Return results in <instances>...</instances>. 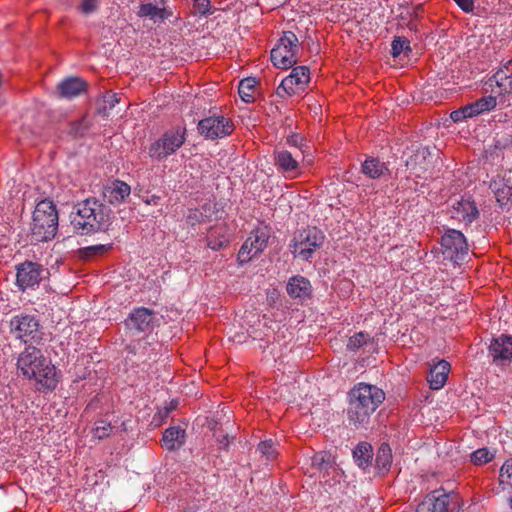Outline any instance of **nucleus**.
<instances>
[{"mask_svg": "<svg viewBox=\"0 0 512 512\" xmlns=\"http://www.w3.org/2000/svg\"><path fill=\"white\" fill-rule=\"evenodd\" d=\"M160 199H161V197H160V196L152 195V196L148 197V198L145 200V203H146V204H148V205H158V204H159Z\"/></svg>", "mask_w": 512, "mask_h": 512, "instance_id": "603ef678", "label": "nucleus"}, {"mask_svg": "<svg viewBox=\"0 0 512 512\" xmlns=\"http://www.w3.org/2000/svg\"><path fill=\"white\" fill-rule=\"evenodd\" d=\"M171 15L165 8H158L152 3L141 4L138 11L140 17H150L151 19L164 20Z\"/></svg>", "mask_w": 512, "mask_h": 512, "instance_id": "473e14b6", "label": "nucleus"}, {"mask_svg": "<svg viewBox=\"0 0 512 512\" xmlns=\"http://www.w3.org/2000/svg\"><path fill=\"white\" fill-rule=\"evenodd\" d=\"M102 100L104 102V106L98 108V113L106 115L107 110L112 109L120 99L116 93L109 91L102 96Z\"/></svg>", "mask_w": 512, "mask_h": 512, "instance_id": "4c0bfd02", "label": "nucleus"}, {"mask_svg": "<svg viewBox=\"0 0 512 512\" xmlns=\"http://www.w3.org/2000/svg\"><path fill=\"white\" fill-rule=\"evenodd\" d=\"M111 218V209L96 198H88L74 205L71 226L79 235H91L107 231Z\"/></svg>", "mask_w": 512, "mask_h": 512, "instance_id": "f257e3e1", "label": "nucleus"}, {"mask_svg": "<svg viewBox=\"0 0 512 512\" xmlns=\"http://www.w3.org/2000/svg\"><path fill=\"white\" fill-rule=\"evenodd\" d=\"M369 339V335L359 332L351 336L347 343L348 350L355 351L365 345Z\"/></svg>", "mask_w": 512, "mask_h": 512, "instance_id": "58836bf2", "label": "nucleus"}, {"mask_svg": "<svg viewBox=\"0 0 512 512\" xmlns=\"http://www.w3.org/2000/svg\"><path fill=\"white\" fill-rule=\"evenodd\" d=\"M286 290L293 299L305 301L312 297V285L310 281L301 275L293 276L289 279Z\"/></svg>", "mask_w": 512, "mask_h": 512, "instance_id": "a211bd4d", "label": "nucleus"}, {"mask_svg": "<svg viewBox=\"0 0 512 512\" xmlns=\"http://www.w3.org/2000/svg\"><path fill=\"white\" fill-rule=\"evenodd\" d=\"M130 186L120 180H116L105 186L103 191L104 199L110 204H120L130 195Z\"/></svg>", "mask_w": 512, "mask_h": 512, "instance_id": "aec40b11", "label": "nucleus"}, {"mask_svg": "<svg viewBox=\"0 0 512 512\" xmlns=\"http://www.w3.org/2000/svg\"><path fill=\"white\" fill-rule=\"evenodd\" d=\"M257 450L261 455L265 456L268 460H272L276 456L274 442L272 440H265L258 444Z\"/></svg>", "mask_w": 512, "mask_h": 512, "instance_id": "a19ab883", "label": "nucleus"}, {"mask_svg": "<svg viewBox=\"0 0 512 512\" xmlns=\"http://www.w3.org/2000/svg\"><path fill=\"white\" fill-rule=\"evenodd\" d=\"M99 0H80L78 10L85 15L92 14L97 11Z\"/></svg>", "mask_w": 512, "mask_h": 512, "instance_id": "37998d69", "label": "nucleus"}, {"mask_svg": "<svg viewBox=\"0 0 512 512\" xmlns=\"http://www.w3.org/2000/svg\"><path fill=\"white\" fill-rule=\"evenodd\" d=\"M304 138L298 134H292L287 137V143L291 146L299 148L301 150L303 146Z\"/></svg>", "mask_w": 512, "mask_h": 512, "instance_id": "8fccbe9b", "label": "nucleus"}, {"mask_svg": "<svg viewBox=\"0 0 512 512\" xmlns=\"http://www.w3.org/2000/svg\"><path fill=\"white\" fill-rule=\"evenodd\" d=\"M500 89L502 94L512 93V59L503 64L489 79Z\"/></svg>", "mask_w": 512, "mask_h": 512, "instance_id": "4be33fe9", "label": "nucleus"}, {"mask_svg": "<svg viewBox=\"0 0 512 512\" xmlns=\"http://www.w3.org/2000/svg\"><path fill=\"white\" fill-rule=\"evenodd\" d=\"M424 7L423 4H418L413 8L411 19L420 20L423 17Z\"/></svg>", "mask_w": 512, "mask_h": 512, "instance_id": "3c124183", "label": "nucleus"}, {"mask_svg": "<svg viewBox=\"0 0 512 512\" xmlns=\"http://www.w3.org/2000/svg\"><path fill=\"white\" fill-rule=\"evenodd\" d=\"M450 118L453 122L457 123L470 117L468 116L467 109H465V107L462 106L459 109L452 111L450 114Z\"/></svg>", "mask_w": 512, "mask_h": 512, "instance_id": "de8ad7c7", "label": "nucleus"}, {"mask_svg": "<svg viewBox=\"0 0 512 512\" xmlns=\"http://www.w3.org/2000/svg\"><path fill=\"white\" fill-rule=\"evenodd\" d=\"M493 456L487 448H480L471 454V462L475 465H483L490 462Z\"/></svg>", "mask_w": 512, "mask_h": 512, "instance_id": "e433bc0d", "label": "nucleus"}, {"mask_svg": "<svg viewBox=\"0 0 512 512\" xmlns=\"http://www.w3.org/2000/svg\"><path fill=\"white\" fill-rule=\"evenodd\" d=\"M353 456L357 465L362 468H368L373 459V449L368 442H360L353 450Z\"/></svg>", "mask_w": 512, "mask_h": 512, "instance_id": "c756f323", "label": "nucleus"}, {"mask_svg": "<svg viewBox=\"0 0 512 512\" xmlns=\"http://www.w3.org/2000/svg\"><path fill=\"white\" fill-rule=\"evenodd\" d=\"M270 236L271 231L268 226L253 229L238 252L237 260L239 264L248 263L252 258L263 252L268 245Z\"/></svg>", "mask_w": 512, "mask_h": 512, "instance_id": "6e6552de", "label": "nucleus"}, {"mask_svg": "<svg viewBox=\"0 0 512 512\" xmlns=\"http://www.w3.org/2000/svg\"><path fill=\"white\" fill-rule=\"evenodd\" d=\"M257 81L253 77H247L239 82L238 93L245 103H253L255 100Z\"/></svg>", "mask_w": 512, "mask_h": 512, "instance_id": "2f4dec72", "label": "nucleus"}, {"mask_svg": "<svg viewBox=\"0 0 512 512\" xmlns=\"http://www.w3.org/2000/svg\"><path fill=\"white\" fill-rule=\"evenodd\" d=\"M207 246L212 250H220L229 243L226 227L223 225L211 227L207 235Z\"/></svg>", "mask_w": 512, "mask_h": 512, "instance_id": "c85d7f7f", "label": "nucleus"}, {"mask_svg": "<svg viewBox=\"0 0 512 512\" xmlns=\"http://www.w3.org/2000/svg\"><path fill=\"white\" fill-rule=\"evenodd\" d=\"M10 331L24 343L39 342L42 339L39 321L33 315L19 314L12 317Z\"/></svg>", "mask_w": 512, "mask_h": 512, "instance_id": "9d476101", "label": "nucleus"}, {"mask_svg": "<svg viewBox=\"0 0 512 512\" xmlns=\"http://www.w3.org/2000/svg\"><path fill=\"white\" fill-rule=\"evenodd\" d=\"M235 126L230 118L223 115H213L199 121L198 131L207 139L215 140L229 136Z\"/></svg>", "mask_w": 512, "mask_h": 512, "instance_id": "9b49d317", "label": "nucleus"}, {"mask_svg": "<svg viewBox=\"0 0 512 512\" xmlns=\"http://www.w3.org/2000/svg\"><path fill=\"white\" fill-rule=\"evenodd\" d=\"M221 444H223L224 447H227L229 444L227 436H224L222 440H219Z\"/></svg>", "mask_w": 512, "mask_h": 512, "instance_id": "5fc2aeb1", "label": "nucleus"}, {"mask_svg": "<svg viewBox=\"0 0 512 512\" xmlns=\"http://www.w3.org/2000/svg\"><path fill=\"white\" fill-rule=\"evenodd\" d=\"M418 20H413V19H410L407 23V27L409 28L410 31H414V32H417L418 31V26H417V22Z\"/></svg>", "mask_w": 512, "mask_h": 512, "instance_id": "864d4df0", "label": "nucleus"}, {"mask_svg": "<svg viewBox=\"0 0 512 512\" xmlns=\"http://www.w3.org/2000/svg\"><path fill=\"white\" fill-rule=\"evenodd\" d=\"M429 500L431 501V512H453V509L450 508L451 504V496L443 491L436 490L433 491L429 495Z\"/></svg>", "mask_w": 512, "mask_h": 512, "instance_id": "7c9ffc66", "label": "nucleus"}, {"mask_svg": "<svg viewBox=\"0 0 512 512\" xmlns=\"http://www.w3.org/2000/svg\"><path fill=\"white\" fill-rule=\"evenodd\" d=\"M154 311L145 307L134 309L125 320L130 331L138 333L150 332L153 329Z\"/></svg>", "mask_w": 512, "mask_h": 512, "instance_id": "2eb2a0df", "label": "nucleus"}, {"mask_svg": "<svg viewBox=\"0 0 512 512\" xmlns=\"http://www.w3.org/2000/svg\"><path fill=\"white\" fill-rule=\"evenodd\" d=\"M185 430L179 426H173L166 429L162 437V447L169 451H174L182 447L185 443Z\"/></svg>", "mask_w": 512, "mask_h": 512, "instance_id": "5701e85b", "label": "nucleus"}, {"mask_svg": "<svg viewBox=\"0 0 512 512\" xmlns=\"http://www.w3.org/2000/svg\"><path fill=\"white\" fill-rule=\"evenodd\" d=\"M490 188L494 192L496 200L501 206H505L509 202L512 203V185L509 180H493L490 183Z\"/></svg>", "mask_w": 512, "mask_h": 512, "instance_id": "a878e982", "label": "nucleus"}, {"mask_svg": "<svg viewBox=\"0 0 512 512\" xmlns=\"http://www.w3.org/2000/svg\"><path fill=\"white\" fill-rule=\"evenodd\" d=\"M451 218L462 220L467 224L472 223L479 217L476 203L470 199H461L453 202L451 206Z\"/></svg>", "mask_w": 512, "mask_h": 512, "instance_id": "f3484780", "label": "nucleus"}, {"mask_svg": "<svg viewBox=\"0 0 512 512\" xmlns=\"http://www.w3.org/2000/svg\"><path fill=\"white\" fill-rule=\"evenodd\" d=\"M347 417L356 428L369 424L372 414L385 400V393L375 385L358 383L349 392Z\"/></svg>", "mask_w": 512, "mask_h": 512, "instance_id": "7ed1b4c3", "label": "nucleus"}, {"mask_svg": "<svg viewBox=\"0 0 512 512\" xmlns=\"http://www.w3.org/2000/svg\"><path fill=\"white\" fill-rule=\"evenodd\" d=\"M312 466L318 470H326L330 466V455L326 452L316 453L312 457Z\"/></svg>", "mask_w": 512, "mask_h": 512, "instance_id": "ea45409f", "label": "nucleus"}, {"mask_svg": "<svg viewBox=\"0 0 512 512\" xmlns=\"http://www.w3.org/2000/svg\"><path fill=\"white\" fill-rule=\"evenodd\" d=\"M193 8L195 14L200 16H207L211 14V1L210 0H193Z\"/></svg>", "mask_w": 512, "mask_h": 512, "instance_id": "79ce46f5", "label": "nucleus"}, {"mask_svg": "<svg viewBox=\"0 0 512 512\" xmlns=\"http://www.w3.org/2000/svg\"><path fill=\"white\" fill-rule=\"evenodd\" d=\"M58 230V211L56 205L48 199L37 203L33 212L31 236L36 242L52 240Z\"/></svg>", "mask_w": 512, "mask_h": 512, "instance_id": "20e7f679", "label": "nucleus"}, {"mask_svg": "<svg viewBox=\"0 0 512 512\" xmlns=\"http://www.w3.org/2000/svg\"><path fill=\"white\" fill-rule=\"evenodd\" d=\"M298 51L299 41L296 34L292 31H286L279 39L277 45L271 50V61L277 68H291L298 61Z\"/></svg>", "mask_w": 512, "mask_h": 512, "instance_id": "423d86ee", "label": "nucleus"}, {"mask_svg": "<svg viewBox=\"0 0 512 512\" xmlns=\"http://www.w3.org/2000/svg\"><path fill=\"white\" fill-rule=\"evenodd\" d=\"M87 82L79 77H69L57 85V93L62 98H73L85 92Z\"/></svg>", "mask_w": 512, "mask_h": 512, "instance_id": "412c9836", "label": "nucleus"}, {"mask_svg": "<svg viewBox=\"0 0 512 512\" xmlns=\"http://www.w3.org/2000/svg\"><path fill=\"white\" fill-rule=\"evenodd\" d=\"M16 365L23 377L36 381L39 391H52L56 388L58 383L56 368L39 348L27 346L19 354Z\"/></svg>", "mask_w": 512, "mask_h": 512, "instance_id": "f03ea898", "label": "nucleus"}, {"mask_svg": "<svg viewBox=\"0 0 512 512\" xmlns=\"http://www.w3.org/2000/svg\"><path fill=\"white\" fill-rule=\"evenodd\" d=\"M364 175L371 179H378L384 175H389L390 171L387 165L378 158L368 157L361 166Z\"/></svg>", "mask_w": 512, "mask_h": 512, "instance_id": "b1692460", "label": "nucleus"}, {"mask_svg": "<svg viewBox=\"0 0 512 512\" xmlns=\"http://www.w3.org/2000/svg\"><path fill=\"white\" fill-rule=\"evenodd\" d=\"M325 240L324 233L317 227H307L295 234L291 252L302 260L309 261L314 252L319 249Z\"/></svg>", "mask_w": 512, "mask_h": 512, "instance_id": "39448f33", "label": "nucleus"}, {"mask_svg": "<svg viewBox=\"0 0 512 512\" xmlns=\"http://www.w3.org/2000/svg\"><path fill=\"white\" fill-rule=\"evenodd\" d=\"M299 154L287 150L274 152V164L286 178L294 179L300 174Z\"/></svg>", "mask_w": 512, "mask_h": 512, "instance_id": "dca6fc26", "label": "nucleus"}, {"mask_svg": "<svg viewBox=\"0 0 512 512\" xmlns=\"http://www.w3.org/2000/svg\"><path fill=\"white\" fill-rule=\"evenodd\" d=\"M497 105L496 98L494 96H484L472 103L465 105L468 116L470 118L480 115L484 112L494 109Z\"/></svg>", "mask_w": 512, "mask_h": 512, "instance_id": "bb28decb", "label": "nucleus"}, {"mask_svg": "<svg viewBox=\"0 0 512 512\" xmlns=\"http://www.w3.org/2000/svg\"><path fill=\"white\" fill-rule=\"evenodd\" d=\"M392 465V450L388 443L383 442L377 451L375 458V468L381 476L386 475Z\"/></svg>", "mask_w": 512, "mask_h": 512, "instance_id": "393cba45", "label": "nucleus"}, {"mask_svg": "<svg viewBox=\"0 0 512 512\" xmlns=\"http://www.w3.org/2000/svg\"><path fill=\"white\" fill-rule=\"evenodd\" d=\"M112 243L110 244H99L93 246H87L78 250L79 257L84 260H89L95 257L103 256L112 249Z\"/></svg>", "mask_w": 512, "mask_h": 512, "instance_id": "72a5a7b5", "label": "nucleus"}, {"mask_svg": "<svg viewBox=\"0 0 512 512\" xmlns=\"http://www.w3.org/2000/svg\"><path fill=\"white\" fill-rule=\"evenodd\" d=\"M49 275L42 264L26 260L16 265V285L20 291L38 286Z\"/></svg>", "mask_w": 512, "mask_h": 512, "instance_id": "1a4fd4ad", "label": "nucleus"}, {"mask_svg": "<svg viewBox=\"0 0 512 512\" xmlns=\"http://www.w3.org/2000/svg\"><path fill=\"white\" fill-rule=\"evenodd\" d=\"M185 136V128L176 127L167 130L161 138L150 145L149 156L158 161L166 159L184 144Z\"/></svg>", "mask_w": 512, "mask_h": 512, "instance_id": "0eeeda50", "label": "nucleus"}, {"mask_svg": "<svg viewBox=\"0 0 512 512\" xmlns=\"http://www.w3.org/2000/svg\"><path fill=\"white\" fill-rule=\"evenodd\" d=\"M214 214L210 204H204L200 208L189 209L186 215V223L192 227L210 220Z\"/></svg>", "mask_w": 512, "mask_h": 512, "instance_id": "cd10ccee", "label": "nucleus"}, {"mask_svg": "<svg viewBox=\"0 0 512 512\" xmlns=\"http://www.w3.org/2000/svg\"><path fill=\"white\" fill-rule=\"evenodd\" d=\"M177 406V403L171 402L170 407H164L163 409H159L153 418V422L155 425H160L165 419L169 417V414L172 410H174Z\"/></svg>", "mask_w": 512, "mask_h": 512, "instance_id": "49530a36", "label": "nucleus"}, {"mask_svg": "<svg viewBox=\"0 0 512 512\" xmlns=\"http://www.w3.org/2000/svg\"><path fill=\"white\" fill-rule=\"evenodd\" d=\"M310 81V71L307 66L294 67L277 88V94L284 97V94L291 96L305 91Z\"/></svg>", "mask_w": 512, "mask_h": 512, "instance_id": "ddd939ff", "label": "nucleus"}, {"mask_svg": "<svg viewBox=\"0 0 512 512\" xmlns=\"http://www.w3.org/2000/svg\"><path fill=\"white\" fill-rule=\"evenodd\" d=\"M501 482H507L512 485V459H508L500 469Z\"/></svg>", "mask_w": 512, "mask_h": 512, "instance_id": "a18cd8bd", "label": "nucleus"}, {"mask_svg": "<svg viewBox=\"0 0 512 512\" xmlns=\"http://www.w3.org/2000/svg\"><path fill=\"white\" fill-rule=\"evenodd\" d=\"M488 351L494 364L508 366L512 362V335L502 334L493 338Z\"/></svg>", "mask_w": 512, "mask_h": 512, "instance_id": "4468645a", "label": "nucleus"}, {"mask_svg": "<svg viewBox=\"0 0 512 512\" xmlns=\"http://www.w3.org/2000/svg\"><path fill=\"white\" fill-rule=\"evenodd\" d=\"M90 128V122L85 116L70 123L69 134L73 137H82Z\"/></svg>", "mask_w": 512, "mask_h": 512, "instance_id": "c9c22d12", "label": "nucleus"}, {"mask_svg": "<svg viewBox=\"0 0 512 512\" xmlns=\"http://www.w3.org/2000/svg\"><path fill=\"white\" fill-rule=\"evenodd\" d=\"M112 426L105 421H98L94 428V436L98 439H104L110 435Z\"/></svg>", "mask_w": 512, "mask_h": 512, "instance_id": "c03bdc74", "label": "nucleus"}, {"mask_svg": "<svg viewBox=\"0 0 512 512\" xmlns=\"http://www.w3.org/2000/svg\"><path fill=\"white\" fill-rule=\"evenodd\" d=\"M450 369L451 365L448 361L444 359L437 361L430 368V373L427 376V381L430 384V388L433 390L442 388L447 381Z\"/></svg>", "mask_w": 512, "mask_h": 512, "instance_id": "6ab92c4d", "label": "nucleus"}, {"mask_svg": "<svg viewBox=\"0 0 512 512\" xmlns=\"http://www.w3.org/2000/svg\"><path fill=\"white\" fill-rule=\"evenodd\" d=\"M465 13L474 11V0H453Z\"/></svg>", "mask_w": 512, "mask_h": 512, "instance_id": "09e8293b", "label": "nucleus"}, {"mask_svg": "<svg viewBox=\"0 0 512 512\" xmlns=\"http://www.w3.org/2000/svg\"><path fill=\"white\" fill-rule=\"evenodd\" d=\"M402 52H411L410 41L406 37L395 36L391 43V55L396 58Z\"/></svg>", "mask_w": 512, "mask_h": 512, "instance_id": "f704fd0d", "label": "nucleus"}, {"mask_svg": "<svg viewBox=\"0 0 512 512\" xmlns=\"http://www.w3.org/2000/svg\"><path fill=\"white\" fill-rule=\"evenodd\" d=\"M440 243L445 258L455 262L463 260L469 250L464 234L456 229H447L441 237Z\"/></svg>", "mask_w": 512, "mask_h": 512, "instance_id": "f8f14e48", "label": "nucleus"}]
</instances>
